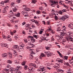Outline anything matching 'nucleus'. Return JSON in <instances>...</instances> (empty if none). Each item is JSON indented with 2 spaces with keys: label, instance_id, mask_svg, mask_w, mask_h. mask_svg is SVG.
I'll return each mask as SVG.
<instances>
[{
  "label": "nucleus",
  "instance_id": "f257e3e1",
  "mask_svg": "<svg viewBox=\"0 0 73 73\" xmlns=\"http://www.w3.org/2000/svg\"><path fill=\"white\" fill-rule=\"evenodd\" d=\"M31 65L32 66H34V68H33V67H30L29 68L27 66V65H25L24 66V68L26 70H29V71H31V70H34V68H37V66H36V64H33L31 63Z\"/></svg>",
  "mask_w": 73,
  "mask_h": 73
},
{
  "label": "nucleus",
  "instance_id": "f03ea898",
  "mask_svg": "<svg viewBox=\"0 0 73 73\" xmlns=\"http://www.w3.org/2000/svg\"><path fill=\"white\" fill-rule=\"evenodd\" d=\"M66 35H68V38L69 41H72V42H73V38H72V35H72V33L70 32H68L66 34Z\"/></svg>",
  "mask_w": 73,
  "mask_h": 73
},
{
  "label": "nucleus",
  "instance_id": "7ed1b4c3",
  "mask_svg": "<svg viewBox=\"0 0 73 73\" xmlns=\"http://www.w3.org/2000/svg\"><path fill=\"white\" fill-rule=\"evenodd\" d=\"M68 16L65 15L64 16H62L60 18V20H66V19H68Z\"/></svg>",
  "mask_w": 73,
  "mask_h": 73
},
{
  "label": "nucleus",
  "instance_id": "20e7f679",
  "mask_svg": "<svg viewBox=\"0 0 73 73\" xmlns=\"http://www.w3.org/2000/svg\"><path fill=\"white\" fill-rule=\"evenodd\" d=\"M32 53H31V54L29 55V57H30V59H33V58H34V56H33V55L35 54V53H34V52L33 51H31Z\"/></svg>",
  "mask_w": 73,
  "mask_h": 73
},
{
  "label": "nucleus",
  "instance_id": "39448f33",
  "mask_svg": "<svg viewBox=\"0 0 73 73\" xmlns=\"http://www.w3.org/2000/svg\"><path fill=\"white\" fill-rule=\"evenodd\" d=\"M13 48L14 49H16L18 51V52H20V50L19 48V46L17 45H15L13 47Z\"/></svg>",
  "mask_w": 73,
  "mask_h": 73
},
{
  "label": "nucleus",
  "instance_id": "423d86ee",
  "mask_svg": "<svg viewBox=\"0 0 73 73\" xmlns=\"http://www.w3.org/2000/svg\"><path fill=\"white\" fill-rule=\"evenodd\" d=\"M29 41V42H30V43H29L28 44V45H29V46H30V48H33V47H34V46H35V45L34 44H31V42H30V41Z\"/></svg>",
  "mask_w": 73,
  "mask_h": 73
},
{
  "label": "nucleus",
  "instance_id": "0eeeda50",
  "mask_svg": "<svg viewBox=\"0 0 73 73\" xmlns=\"http://www.w3.org/2000/svg\"><path fill=\"white\" fill-rule=\"evenodd\" d=\"M65 35H66V33H64V31L61 32L60 33V35L61 36H65Z\"/></svg>",
  "mask_w": 73,
  "mask_h": 73
},
{
  "label": "nucleus",
  "instance_id": "6e6552de",
  "mask_svg": "<svg viewBox=\"0 0 73 73\" xmlns=\"http://www.w3.org/2000/svg\"><path fill=\"white\" fill-rule=\"evenodd\" d=\"M11 8H12V9H15L17 8H18V7H16V5H13V6H11Z\"/></svg>",
  "mask_w": 73,
  "mask_h": 73
},
{
  "label": "nucleus",
  "instance_id": "1a4fd4ad",
  "mask_svg": "<svg viewBox=\"0 0 73 73\" xmlns=\"http://www.w3.org/2000/svg\"><path fill=\"white\" fill-rule=\"evenodd\" d=\"M13 70L12 68H9V72H11V73H13Z\"/></svg>",
  "mask_w": 73,
  "mask_h": 73
},
{
  "label": "nucleus",
  "instance_id": "9d476101",
  "mask_svg": "<svg viewBox=\"0 0 73 73\" xmlns=\"http://www.w3.org/2000/svg\"><path fill=\"white\" fill-rule=\"evenodd\" d=\"M2 55H3V57H7V55L5 53L3 54Z\"/></svg>",
  "mask_w": 73,
  "mask_h": 73
},
{
  "label": "nucleus",
  "instance_id": "9b49d317",
  "mask_svg": "<svg viewBox=\"0 0 73 73\" xmlns=\"http://www.w3.org/2000/svg\"><path fill=\"white\" fill-rule=\"evenodd\" d=\"M24 9L25 11H26V12H27V11H30V10L29 8H24Z\"/></svg>",
  "mask_w": 73,
  "mask_h": 73
},
{
  "label": "nucleus",
  "instance_id": "f8f14e48",
  "mask_svg": "<svg viewBox=\"0 0 73 73\" xmlns=\"http://www.w3.org/2000/svg\"><path fill=\"white\" fill-rule=\"evenodd\" d=\"M31 41L32 42H35V39L33 37L31 38Z\"/></svg>",
  "mask_w": 73,
  "mask_h": 73
},
{
  "label": "nucleus",
  "instance_id": "ddd939ff",
  "mask_svg": "<svg viewBox=\"0 0 73 73\" xmlns=\"http://www.w3.org/2000/svg\"><path fill=\"white\" fill-rule=\"evenodd\" d=\"M3 46H5V47H6V48H8V46H7V44H2Z\"/></svg>",
  "mask_w": 73,
  "mask_h": 73
},
{
  "label": "nucleus",
  "instance_id": "4468645a",
  "mask_svg": "<svg viewBox=\"0 0 73 73\" xmlns=\"http://www.w3.org/2000/svg\"><path fill=\"white\" fill-rule=\"evenodd\" d=\"M16 69H19V70H20L21 69V68L20 66H18L16 68Z\"/></svg>",
  "mask_w": 73,
  "mask_h": 73
},
{
  "label": "nucleus",
  "instance_id": "2eb2a0df",
  "mask_svg": "<svg viewBox=\"0 0 73 73\" xmlns=\"http://www.w3.org/2000/svg\"><path fill=\"white\" fill-rule=\"evenodd\" d=\"M16 32V31H13V32H11V35H13L14 33H15Z\"/></svg>",
  "mask_w": 73,
  "mask_h": 73
},
{
  "label": "nucleus",
  "instance_id": "dca6fc26",
  "mask_svg": "<svg viewBox=\"0 0 73 73\" xmlns=\"http://www.w3.org/2000/svg\"><path fill=\"white\" fill-rule=\"evenodd\" d=\"M15 15L17 17H20V13H18L17 14H16Z\"/></svg>",
  "mask_w": 73,
  "mask_h": 73
},
{
  "label": "nucleus",
  "instance_id": "f3484780",
  "mask_svg": "<svg viewBox=\"0 0 73 73\" xmlns=\"http://www.w3.org/2000/svg\"><path fill=\"white\" fill-rule=\"evenodd\" d=\"M55 15L54 16V19L55 20H58V17L56 15V14H55Z\"/></svg>",
  "mask_w": 73,
  "mask_h": 73
},
{
  "label": "nucleus",
  "instance_id": "a211bd4d",
  "mask_svg": "<svg viewBox=\"0 0 73 73\" xmlns=\"http://www.w3.org/2000/svg\"><path fill=\"white\" fill-rule=\"evenodd\" d=\"M7 62L9 64H12V61L11 60H7Z\"/></svg>",
  "mask_w": 73,
  "mask_h": 73
},
{
  "label": "nucleus",
  "instance_id": "6ab92c4d",
  "mask_svg": "<svg viewBox=\"0 0 73 73\" xmlns=\"http://www.w3.org/2000/svg\"><path fill=\"white\" fill-rule=\"evenodd\" d=\"M62 5L63 6V7H66L65 8H66V9H68V6H66L64 4H62Z\"/></svg>",
  "mask_w": 73,
  "mask_h": 73
},
{
  "label": "nucleus",
  "instance_id": "aec40b11",
  "mask_svg": "<svg viewBox=\"0 0 73 73\" xmlns=\"http://www.w3.org/2000/svg\"><path fill=\"white\" fill-rule=\"evenodd\" d=\"M58 72H60V73H62L64 71L62 70L59 69L58 70Z\"/></svg>",
  "mask_w": 73,
  "mask_h": 73
},
{
  "label": "nucleus",
  "instance_id": "412c9836",
  "mask_svg": "<svg viewBox=\"0 0 73 73\" xmlns=\"http://www.w3.org/2000/svg\"><path fill=\"white\" fill-rule=\"evenodd\" d=\"M34 37L36 38V39H37V35H33Z\"/></svg>",
  "mask_w": 73,
  "mask_h": 73
},
{
  "label": "nucleus",
  "instance_id": "4be33fe9",
  "mask_svg": "<svg viewBox=\"0 0 73 73\" xmlns=\"http://www.w3.org/2000/svg\"><path fill=\"white\" fill-rule=\"evenodd\" d=\"M19 48L20 49H23V46L22 45L19 46L18 47V48Z\"/></svg>",
  "mask_w": 73,
  "mask_h": 73
},
{
  "label": "nucleus",
  "instance_id": "5701e85b",
  "mask_svg": "<svg viewBox=\"0 0 73 73\" xmlns=\"http://www.w3.org/2000/svg\"><path fill=\"white\" fill-rule=\"evenodd\" d=\"M12 10L13 11L15 12H16V11H17V9H12Z\"/></svg>",
  "mask_w": 73,
  "mask_h": 73
},
{
  "label": "nucleus",
  "instance_id": "b1692460",
  "mask_svg": "<svg viewBox=\"0 0 73 73\" xmlns=\"http://www.w3.org/2000/svg\"><path fill=\"white\" fill-rule=\"evenodd\" d=\"M62 12H66L67 11L65 9H63V10H62Z\"/></svg>",
  "mask_w": 73,
  "mask_h": 73
},
{
  "label": "nucleus",
  "instance_id": "393cba45",
  "mask_svg": "<svg viewBox=\"0 0 73 73\" xmlns=\"http://www.w3.org/2000/svg\"><path fill=\"white\" fill-rule=\"evenodd\" d=\"M64 57L65 58V60H68V56H64Z\"/></svg>",
  "mask_w": 73,
  "mask_h": 73
},
{
  "label": "nucleus",
  "instance_id": "a878e982",
  "mask_svg": "<svg viewBox=\"0 0 73 73\" xmlns=\"http://www.w3.org/2000/svg\"><path fill=\"white\" fill-rule=\"evenodd\" d=\"M25 62H23L22 63V65H24V67L25 66Z\"/></svg>",
  "mask_w": 73,
  "mask_h": 73
},
{
  "label": "nucleus",
  "instance_id": "bb28decb",
  "mask_svg": "<svg viewBox=\"0 0 73 73\" xmlns=\"http://www.w3.org/2000/svg\"><path fill=\"white\" fill-rule=\"evenodd\" d=\"M58 61L59 62H60L61 63H62V62H63L62 60H58Z\"/></svg>",
  "mask_w": 73,
  "mask_h": 73
},
{
  "label": "nucleus",
  "instance_id": "cd10ccee",
  "mask_svg": "<svg viewBox=\"0 0 73 73\" xmlns=\"http://www.w3.org/2000/svg\"><path fill=\"white\" fill-rule=\"evenodd\" d=\"M58 13L60 15H62V12L61 11V10H60V11Z\"/></svg>",
  "mask_w": 73,
  "mask_h": 73
},
{
  "label": "nucleus",
  "instance_id": "c85d7f7f",
  "mask_svg": "<svg viewBox=\"0 0 73 73\" xmlns=\"http://www.w3.org/2000/svg\"><path fill=\"white\" fill-rule=\"evenodd\" d=\"M62 29H63V30H65V29H66L65 27V26H64L63 27H62Z\"/></svg>",
  "mask_w": 73,
  "mask_h": 73
},
{
  "label": "nucleus",
  "instance_id": "c756f323",
  "mask_svg": "<svg viewBox=\"0 0 73 73\" xmlns=\"http://www.w3.org/2000/svg\"><path fill=\"white\" fill-rule=\"evenodd\" d=\"M9 58H10V59H12V55H9Z\"/></svg>",
  "mask_w": 73,
  "mask_h": 73
},
{
  "label": "nucleus",
  "instance_id": "7c9ffc66",
  "mask_svg": "<svg viewBox=\"0 0 73 73\" xmlns=\"http://www.w3.org/2000/svg\"><path fill=\"white\" fill-rule=\"evenodd\" d=\"M5 71H6V72H7V73H9V68L6 69Z\"/></svg>",
  "mask_w": 73,
  "mask_h": 73
},
{
  "label": "nucleus",
  "instance_id": "2f4dec72",
  "mask_svg": "<svg viewBox=\"0 0 73 73\" xmlns=\"http://www.w3.org/2000/svg\"><path fill=\"white\" fill-rule=\"evenodd\" d=\"M39 9L40 10H42V9H43V7H40L39 8Z\"/></svg>",
  "mask_w": 73,
  "mask_h": 73
},
{
  "label": "nucleus",
  "instance_id": "473e14b6",
  "mask_svg": "<svg viewBox=\"0 0 73 73\" xmlns=\"http://www.w3.org/2000/svg\"><path fill=\"white\" fill-rule=\"evenodd\" d=\"M8 8V6H6L4 8V9L7 10V9Z\"/></svg>",
  "mask_w": 73,
  "mask_h": 73
},
{
  "label": "nucleus",
  "instance_id": "72a5a7b5",
  "mask_svg": "<svg viewBox=\"0 0 73 73\" xmlns=\"http://www.w3.org/2000/svg\"><path fill=\"white\" fill-rule=\"evenodd\" d=\"M40 56L41 57H44V56H45V55L43 54H42L40 55Z\"/></svg>",
  "mask_w": 73,
  "mask_h": 73
},
{
  "label": "nucleus",
  "instance_id": "f704fd0d",
  "mask_svg": "<svg viewBox=\"0 0 73 73\" xmlns=\"http://www.w3.org/2000/svg\"><path fill=\"white\" fill-rule=\"evenodd\" d=\"M57 53H58V54L60 55V56H61V53H60V52L58 51H57Z\"/></svg>",
  "mask_w": 73,
  "mask_h": 73
},
{
  "label": "nucleus",
  "instance_id": "c9c22d12",
  "mask_svg": "<svg viewBox=\"0 0 73 73\" xmlns=\"http://www.w3.org/2000/svg\"><path fill=\"white\" fill-rule=\"evenodd\" d=\"M15 3L13 2H12L11 4V6H13V5H15Z\"/></svg>",
  "mask_w": 73,
  "mask_h": 73
},
{
  "label": "nucleus",
  "instance_id": "e433bc0d",
  "mask_svg": "<svg viewBox=\"0 0 73 73\" xmlns=\"http://www.w3.org/2000/svg\"><path fill=\"white\" fill-rule=\"evenodd\" d=\"M12 16V15H8V17H9V18H10V17H11Z\"/></svg>",
  "mask_w": 73,
  "mask_h": 73
},
{
  "label": "nucleus",
  "instance_id": "4c0bfd02",
  "mask_svg": "<svg viewBox=\"0 0 73 73\" xmlns=\"http://www.w3.org/2000/svg\"><path fill=\"white\" fill-rule=\"evenodd\" d=\"M35 23L36 24H38V22L37 21L35 20Z\"/></svg>",
  "mask_w": 73,
  "mask_h": 73
},
{
  "label": "nucleus",
  "instance_id": "58836bf2",
  "mask_svg": "<svg viewBox=\"0 0 73 73\" xmlns=\"http://www.w3.org/2000/svg\"><path fill=\"white\" fill-rule=\"evenodd\" d=\"M24 40L25 42H26V43L27 42V39H24Z\"/></svg>",
  "mask_w": 73,
  "mask_h": 73
},
{
  "label": "nucleus",
  "instance_id": "ea45409f",
  "mask_svg": "<svg viewBox=\"0 0 73 73\" xmlns=\"http://www.w3.org/2000/svg\"><path fill=\"white\" fill-rule=\"evenodd\" d=\"M27 13V14L25 15H24V16L25 17H27L28 16V14H27V13Z\"/></svg>",
  "mask_w": 73,
  "mask_h": 73
},
{
  "label": "nucleus",
  "instance_id": "a19ab883",
  "mask_svg": "<svg viewBox=\"0 0 73 73\" xmlns=\"http://www.w3.org/2000/svg\"><path fill=\"white\" fill-rule=\"evenodd\" d=\"M35 60L36 61H38V58H37V57H35Z\"/></svg>",
  "mask_w": 73,
  "mask_h": 73
},
{
  "label": "nucleus",
  "instance_id": "79ce46f5",
  "mask_svg": "<svg viewBox=\"0 0 73 73\" xmlns=\"http://www.w3.org/2000/svg\"><path fill=\"white\" fill-rule=\"evenodd\" d=\"M52 29H47V31H50Z\"/></svg>",
  "mask_w": 73,
  "mask_h": 73
},
{
  "label": "nucleus",
  "instance_id": "37998d69",
  "mask_svg": "<svg viewBox=\"0 0 73 73\" xmlns=\"http://www.w3.org/2000/svg\"><path fill=\"white\" fill-rule=\"evenodd\" d=\"M7 68H11V66L9 65H8L7 66Z\"/></svg>",
  "mask_w": 73,
  "mask_h": 73
},
{
  "label": "nucleus",
  "instance_id": "c03bdc74",
  "mask_svg": "<svg viewBox=\"0 0 73 73\" xmlns=\"http://www.w3.org/2000/svg\"><path fill=\"white\" fill-rule=\"evenodd\" d=\"M12 20H14V19H16V17H12Z\"/></svg>",
  "mask_w": 73,
  "mask_h": 73
},
{
  "label": "nucleus",
  "instance_id": "a18cd8bd",
  "mask_svg": "<svg viewBox=\"0 0 73 73\" xmlns=\"http://www.w3.org/2000/svg\"><path fill=\"white\" fill-rule=\"evenodd\" d=\"M35 20L34 19L31 20V21H32V22H33V23H34V22H35Z\"/></svg>",
  "mask_w": 73,
  "mask_h": 73
},
{
  "label": "nucleus",
  "instance_id": "49530a36",
  "mask_svg": "<svg viewBox=\"0 0 73 73\" xmlns=\"http://www.w3.org/2000/svg\"><path fill=\"white\" fill-rule=\"evenodd\" d=\"M46 40V38H45L44 37H43V39H42V40Z\"/></svg>",
  "mask_w": 73,
  "mask_h": 73
},
{
  "label": "nucleus",
  "instance_id": "de8ad7c7",
  "mask_svg": "<svg viewBox=\"0 0 73 73\" xmlns=\"http://www.w3.org/2000/svg\"><path fill=\"white\" fill-rule=\"evenodd\" d=\"M46 50H49V47H46Z\"/></svg>",
  "mask_w": 73,
  "mask_h": 73
},
{
  "label": "nucleus",
  "instance_id": "09e8293b",
  "mask_svg": "<svg viewBox=\"0 0 73 73\" xmlns=\"http://www.w3.org/2000/svg\"><path fill=\"white\" fill-rule=\"evenodd\" d=\"M9 13H13L12 12V11L11 10L9 11Z\"/></svg>",
  "mask_w": 73,
  "mask_h": 73
},
{
  "label": "nucleus",
  "instance_id": "8fccbe9b",
  "mask_svg": "<svg viewBox=\"0 0 73 73\" xmlns=\"http://www.w3.org/2000/svg\"><path fill=\"white\" fill-rule=\"evenodd\" d=\"M69 28H71L72 29H73V28H72V26L70 25V26Z\"/></svg>",
  "mask_w": 73,
  "mask_h": 73
},
{
  "label": "nucleus",
  "instance_id": "3c124183",
  "mask_svg": "<svg viewBox=\"0 0 73 73\" xmlns=\"http://www.w3.org/2000/svg\"><path fill=\"white\" fill-rule=\"evenodd\" d=\"M42 31H40L39 32V33L40 34H42Z\"/></svg>",
  "mask_w": 73,
  "mask_h": 73
},
{
  "label": "nucleus",
  "instance_id": "603ef678",
  "mask_svg": "<svg viewBox=\"0 0 73 73\" xmlns=\"http://www.w3.org/2000/svg\"><path fill=\"white\" fill-rule=\"evenodd\" d=\"M44 53H45V54H46V55H48V52L46 51L44 52Z\"/></svg>",
  "mask_w": 73,
  "mask_h": 73
},
{
  "label": "nucleus",
  "instance_id": "864d4df0",
  "mask_svg": "<svg viewBox=\"0 0 73 73\" xmlns=\"http://www.w3.org/2000/svg\"><path fill=\"white\" fill-rule=\"evenodd\" d=\"M9 38L8 39H7V40H8V41H10V38H9V37H8L7 38Z\"/></svg>",
  "mask_w": 73,
  "mask_h": 73
},
{
  "label": "nucleus",
  "instance_id": "5fc2aeb1",
  "mask_svg": "<svg viewBox=\"0 0 73 73\" xmlns=\"http://www.w3.org/2000/svg\"><path fill=\"white\" fill-rule=\"evenodd\" d=\"M33 37L32 36H28L29 38H33Z\"/></svg>",
  "mask_w": 73,
  "mask_h": 73
},
{
  "label": "nucleus",
  "instance_id": "6e6d98bb",
  "mask_svg": "<svg viewBox=\"0 0 73 73\" xmlns=\"http://www.w3.org/2000/svg\"><path fill=\"white\" fill-rule=\"evenodd\" d=\"M22 24H23V25H24L25 24V22H23L22 23Z\"/></svg>",
  "mask_w": 73,
  "mask_h": 73
},
{
  "label": "nucleus",
  "instance_id": "4d7b16f0",
  "mask_svg": "<svg viewBox=\"0 0 73 73\" xmlns=\"http://www.w3.org/2000/svg\"><path fill=\"white\" fill-rule=\"evenodd\" d=\"M33 0L32 1V3H36V1L35 0Z\"/></svg>",
  "mask_w": 73,
  "mask_h": 73
},
{
  "label": "nucleus",
  "instance_id": "13d9d810",
  "mask_svg": "<svg viewBox=\"0 0 73 73\" xmlns=\"http://www.w3.org/2000/svg\"><path fill=\"white\" fill-rule=\"evenodd\" d=\"M13 53L14 54H15V53H16V50H13Z\"/></svg>",
  "mask_w": 73,
  "mask_h": 73
},
{
  "label": "nucleus",
  "instance_id": "bf43d9fd",
  "mask_svg": "<svg viewBox=\"0 0 73 73\" xmlns=\"http://www.w3.org/2000/svg\"><path fill=\"white\" fill-rule=\"evenodd\" d=\"M51 33H54V32L53 31H51Z\"/></svg>",
  "mask_w": 73,
  "mask_h": 73
},
{
  "label": "nucleus",
  "instance_id": "052dcab7",
  "mask_svg": "<svg viewBox=\"0 0 73 73\" xmlns=\"http://www.w3.org/2000/svg\"><path fill=\"white\" fill-rule=\"evenodd\" d=\"M15 70H17V71H19V70H20L19 68H16V69H15Z\"/></svg>",
  "mask_w": 73,
  "mask_h": 73
},
{
  "label": "nucleus",
  "instance_id": "680f3d73",
  "mask_svg": "<svg viewBox=\"0 0 73 73\" xmlns=\"http://www.w3.org/2000/svg\"><path fill=\"white\" fill-rule=\"evenodd\" d=\"M18 61V60H15V63H17V62Z\"/></svg>",
  "mask_w": 73,
  "mask_h": 73
},
{
  "label": "nucleus",
  "instance_id": "e2e57ef3",
  "mask_svg": "<svg viewBox=\"0 0 73 73\" xmlns=\"http://www.w3.org/2000/svg\"><path fill=\"white\" fill-rule=\"evenodd\" d=\"M7 2H8V1H4V3H7Z\"/></svg>",
  "mask_w": 73,
  "mask_h": 73
},
{
  "label": "nucleus",
  "instance_id": "0e129e2a",
  "mask_svg": "<svg viewBox=\"0 0 73 73\" xmlns=\"http://www.w3.org/2000/svg\"><path fill=\"white\" fill-rule=\"evenodd\" d=\"M54 4H57V2H56L55 1H54Z\"/></svg>",
  "mask_w": 73,
  "mask_h": 73
},
{
  "label": "nucleus",
  "instance_id": "69168bd1",
  "mask_svg": "<svg viewBox=\"0 0 73 73\" xmlns=\"http://www.w3.org/2000/svg\"><path fill=\"white\" fill-rule=\"evenodd\" d=\"M57 31L60 32V31H61V30H60V29H58L57 30Z\"/></svg>",
  "mask_w": 73,
  "mask_h": 73
},
{
  "label": "nucleus",
  "instance_id": "338daca9",
  "mask_svg": "<svg viewBox=\"0 0 73 73\" xmlns=\"http://www.w3.org/2000/svg\"><path fill=\"white\" fill-rule=\"evenodd\" d=\"M3 13H4L5 14H6V13H7V11H3Z\"/></svg>",
  "mask_w": 73,
  "mask_h": 73
},
{
  "label": "nucleus",
  "instance_id": "774afa93",
  "mask_svg": "<svg viewBox=\"0 0 73 73\" xmlns=\"http://www.w3.org/2000/svg\"><path fill=\"white\" fill-rule=\"evenodd\" d=\"M36 13H37V15H38V14H40V13L38 11H37L36 12Z\"/></svg>",
  "mask_w": 73,
  "mask_h": 73
}]
</instances>
